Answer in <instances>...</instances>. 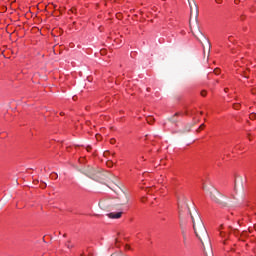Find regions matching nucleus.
Segmentation results:
<instances>
[{"mask_svg":"<svg viewBox=\"0 0 256 256\" xmlns=\"http://www.w3.org/2000/svg\"><path fill=\"white\" fill-rule=\"evenodd\" d=\"M193 221V229L195 232L196 237L203 243V239H207V229H205V225L201 219H198V222L195 223V220L192 218Z\"/></svg>","mask_w":256,"mask_h":256,"instance_id":"obj_1","label":"nucleus"},{"mask_svg":"<svg viewBox=\"0 0 256 256\" xmlns=\"http://www.w3.org/2000/svg\"><path fill=\"white\" fill-rule=\"evenodd\" d=\"M104 160L102 159V162L105 161L107 167H113V154L109 151H105L103 153Z\"/></svg>","mask_w":256,"mask_h":256,"instance_id":"obj_2","label":"nucleus"},{"mask_svg":"<svg viewBox=\"0 0 256 256\" xmlns=\"http://www.w3.org/2000/svg\"><path fill=\"white\" fill-rule=\"evenodd\" d=\"M121 215H123V212H111L108 217L110 219H121Z\"/></svg>","mask_w":256,"mask_h":256,"instance_id":"obj_3","label":"nucleus"},{"mask_svg":"<svg viewBox=\"0 0 256 256\" xmlns=\"http://www.w3.org/2000/svg\"><path fill=\"white\" fill-rule=\"evenodd\" d=\"M88 177H90V179H93V181H95V179H97V176H95V174L89 172L88 173Z\"/></svg>","mask_w":256,"mask_h":256,"instance_id":"obj_4","label":"nucleus"},{"mask_svg":"<svg viewBox=\"0 0 256 256\" xmlns=\"http://www.w3.org/2000/svg\"><path fill=\"white\" fill-rule=\"evenodd\" d=\"M215 75H219L221 73V70L219 68H216L214 70Z\"/></svg>","mask_w":256,"mask_h":256,"instance_id":"obj_5","label":"nucleus"},{"mask_svg":"<svg viewBox=\"0 0 256 256\" xmlns=\"http://www.w3.org/2000/svg\"><path fill=\"white\" fill-rule=\"evenodd\" d=\"M201 96L206 97L207 96V91H205V90L201 91Z\"/></svg>","mask_w":256,"mask_h":256,"instance_id":"obj_6","label":"nucleus"},{"mask_svg":"<svg viewBox=\"0 0 256 256\" xmlns=\"http://www.w3.org/2000/svg\"><path fill=\"white\" fill-rule=\"evenodd\" d=\"M184 245H187V235L183 234Z\"/></svg>","mask_w":256,"mask_h":256,"instance_id":"obj_7","label":"nucleus"},{"mask_svg":"<svg viewBox=\"0 0 256 256\" xmlns=\"http://www.w3.org/2000/svg\"><path fill=\"white\" fill-rule=\"evenodd\" d=\"M250 119H256V114L255 113L250 114Z\"/></svg>","mask_w":256,"mask_h":256,"instance_id":"obj_8","label":"nucleus"},{"mask_svg":"<svg viewBox=\"0 0 256 256\" xmlns=\"http://www.w3.org/2000/svg\"><path fill=\"white\" fill-rule=\"evenodd\" d=\"M201 129H205V124H201L198 131H201Z\"/></svg>","mask_w":256,"mask_h":256,"instance_id":"obj_9","label":"nucleus"},{"mask_svg":"<svg viewBox=\"0 0 256 256\" xmlns=\"http://www.w3.org/2000/svg\"><path fill=\"white\" fill-rule=\"evenodd\" d=\"M220 236H221V237H225V233H224L223 230H220Z\"/></svg>","mask_w":256,"mask_h":256,"instance_id":"obj_10","label":"nucleus"},{"mask_svg":"<svg viewBox=\"0 0 256 256\" xmlns=\"http://www.w3.org/2000/svg\"><path fill=\"white\" fill-rule=\"evenodd\" d=\"M234 109H239V104H235Z\"/></svg>","mask_w":256,"mask_h":256,"instance_id":"obj_11","label":"nucleus"},{"mask_svg":"<svg viewBox=\"0 0 256 256\" xmlns=\"http://www.w3.org/2000/svg\"><path fill=\"white\" fill-rule=\"evenodd\" d=\"M216 3L220 4L222 0H215Z\"/></svg>","mask_w":256,"mask_h":256,"instance_id":"obj_12","label":"nucleus"},{"mask_svg":"<svg viewBox=\"0 0 256 256\" xmlns=\"http://www.w3.org/2000/svg\"><path fill=\"white\" fill-rule=\"evenodd\" d=\"M234 3L237 5L239 3V0H235Z\"/></svg>","mask_w":256,"mask_h":256,"instance_id":"obj_13","label":"nucleus"},{"mask_svg":"<svg viewBox=\"0 0 256 256\" xmlns=\"http://www.w3.org/2000/svg\"><path fill=\"white\" fill-rule=\"evenodd\" d=\"M110 143H115V139H112V140L110 141Z\"/></svg>","mask_w":256,"mask_h":256,"instance_id":"obj_14","label":"nucleus"},{"mask_svg":"<svg viewBox=\"0 0 256 256\" xmlns=\"http://www.w3.org/2000/svg\"><path fill=\"white\" fill-rule=\"evenodd\" d=\"M126 249H131V247L130 246H126Z\"/></svg>","mask_w":256,"mask_h":256,"instance_id":"obj_15","label":"nucleus"},{"mask_svg":"<svg viewBox=\"0 0 256 256\" xmlns=\"http://www.w3.org/2000/svg\"><path fill=\"white\" fill-rule=\"evenodd\" d=\"M101 55H103V50L100 51Z\"/></svg>","mask_w":256,"mask_h":256,"instance_id":"obj_16","label":"nucleus"},{"mask_svg":"<svg viewBox=\"0 0 256 256\" xmlns=\"http://www.w3.org/2000/svg\"><path fill=\"white\" fill-rule=\"evenodd\" d=\"M147 121H148V123H150V120H149V119H147Z\"/></svg>","mask_w":256,"mask_h":256,"instance_id":"obj_17","label":"nucleus"},{"mask_svg":"<svg viewBox=\"0 0 256 256\" xmlns=\"http://www.w3.org/2000/svg\"><path fill=\"white\" fill-rule=\"evenodd\" d=\"M93 171V173H95V170H92Z\"/></svg>","mask_w":256,"mask_h":256,"instance_id":"obj_18","label":"nucleus"}]
</instances>
